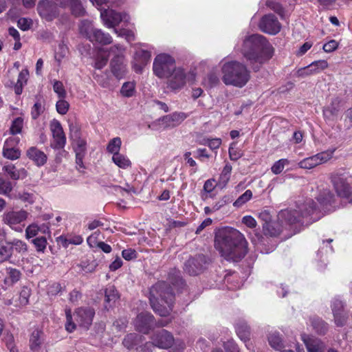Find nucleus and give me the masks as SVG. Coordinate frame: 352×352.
<instances>
[{
  "label": "nucleus",
  "mask_w": 352,
  "mask_h": 352,
  "mask_svg": "<svg viewBox=\"0 0 352 352\" xmlns=\"http://www.w3.org/2000/svg\"><path fill=\"white\" fill-rule=\"evenodd\" d=\"M73 146L76 155H85L87 150V142L80 138H76L73 141Z\"/></svg>",
  "instance_id": "nucleus-42"
},
{
  "label": "nucleus",
  "mask_w": 352,
  "mask_h": 352,
  "mask_svg": "<svg viewBox=\"0 0 352 352\" xmlns=\"http://www.w3.org/2000/svg\"><path fill=\"white\" fill-rule=\"evenodd\" d=\"M114 32L120 37H124L128 42H131L135 40V33L132 30L126 29H115Z\"/></svg>",
  "instance_id": "nucleus-54"
},
{
  "label": "nucleus",
  "mask_w": 352,
  "mask_h": 352,
  "mask_svg": "<svg viewBox=\"0 0 352 352\" xmlns=\"http://www.w3.org/2000/svg\"><path fill=\"white\" fill-rule=\"evenodd\" d=\"M134 325L137 331L147 334L154 325V318L148 312H142L137 316Z\"/></svg>",
  "instance_id": "nucleus-19"
},
{
  "label": "nucleus",
  "mask_w": 352,
  "mask_h": 352,
  "mask_svg": "<svg viewBox=\"0 0 352 352\" xmlns=\"http://www.w3.org/2000/svg\"><path fill=\"white\" fill-rule=\"evenodd\" d=\"M231 201L232 199L229 195H224L213 204V210L218 211Z\"/></svg>",
  "instance_id": "nucleus-60"
},
{
  "label": "nucleus",
  "mask_w": 352,
  "mask_h": 352,
  "mask_svg": "<svg viewBox=\"0 0 352 352\" xmlns=\"http://www.w3.org/2000/svg\"><path fill=\"white\" fill-rule=\"evenodd\" d=\"M96 30L89 21H82L79 26V32L81 35L90 41L92 38V33Z\"/></svg>",
  "instance_id": "nucleus-34"
},
{
  "label": "nucleus",
  "mask_w": 352,
  "mask_h": 352,
  "mask_svg": "<svg viewBox=\"0 0 352 352\" xmlns=\"http://www.w3.org/2000/svg\"><path fill=\"white\" fill-rule=\"evenodd\" d=\"M32 243L34 245L36 251L43 252L47 246V239L45 236H40L34 239L32 241Z\"/></svg>",
  "instance_id": "nucleus-56"
},
{
  "label": "nucleus",
  "mask_w": 352,
  "mask_h": 352,
  "mask_svg": "<svg viewBox=\"0 0 352 352\" xmlns=\"http://www.w3.org/2000/svg\"><path fill=\"white\" fill-rule=\"evenodd\" d=\"M90 41H96L102 45H108L112 43L113 38L108 33L103 32L100 29H96L92 33V38Z\"/></svg>",
  "instance_id": "nucleus-28"
},
{
  "label": "nucleus",
  "mask_w": 352,
  "mask_h": 352,
  "mask_svg": "<svg viewBox=\"0 0 352 352\" xmlns=\"http://www.w3.org/2000/svg\"><path fill=\"white\" fill-rule=\"evenodd\" d=\"M236 332L239 338L246 342L250 338V329L247 324L244 322H239L236 325Z\"/></svg>",
  "instance_id": "nucleus-36"
},
{
  "label": "nucleus",
  "mask_w": 352,
  "mask_h": 352,
  "mask_svg": "<svg viewBox=\"0 0 352 352\" xmlns=\"http://www.w3.org/2000/svg\"><path fill=\"white\" fill-rule=\"evenodd\" d=\"M240 51L254 69H258L261 65L269 60L273 55V47L266 38L260 34L247 36L235 46Z\"/></svg>",
  "instance_id": "nucleus-3"
},
{
  "label": "nucleus",
  "mask_w": 352,
  "mask_h": 352,
  "mask_svg": "<svg viewBox=\"0 0 352 352\" xmlns=\"http://www.w3.org/2000/svg\"><path fill=\"white\" fill-rule=\"evenodd\" d=\"M12 255V245L10 241L1 240L0 241V263L8 260Z\"/></svg>",
  "instance_id": "nucleus-32"
},
{
  "label": "nucleus",
  "mask_w": 352,
  "mask_h": 352,
  "mask_svg": "<svg viewBox=\"0 0 352 352\" xmlns=\"http://www.w3.org/2000/svg\"><path fill=\"white\" fill-rule=\"evenodd\" d=\"M307 198L296 202L295 208L290 207L281 210L277 216L278 221L287 228L297 222H300L303 218L310 217L314 221L319 219L324 213L331 210L334 203V196L329 189H323L316 197Z\"/></svg>",
  "instance_id": "nucleus-1"
},
{
  "label": "nucleus",
  "mask_w": 352,
  "mask_h": 352,
  "mask_svg": "<svg viewBox=\"0 0 352 352\" xmlns=\"http://www.w3.org/2000/svg\"><path fill=\"white\" fill-rule=\"evenodd\" d=\"M167 79V87L173 91H179L185 87L187 82L195 80V75L187 72L182 67H176Z\"/></svg>",
  "instance_id": "nucleus-7"
},
{
  "label": "nucleus",
  "mask_w": 352,
  "mask_h": 352,
  "mask_svg": "<svg viewBox=\"0 0 352 352\" xmlns=\"http://www.w3.org/2000/svg\"><path fill=\"white\" fill-rule=\"evenodd\" d=\"M214 248L226 260L236 262L246 255L248 242L236 229L224 227L215 233Z\"/></svg>",
  "instance_id": "nucleus-2"
},
{
  "label": "nucleus",
  "mask_w": 352,
  "mask_h": 352,
  "mask_svg": "<svg viewBox=\"0 0 352 352\" xmlns=\"http://www.w3.org/2000/svg\"><path fill=\"white\" fill-rule=\"evenodd\" d=\"M37 10L40 16L47 21H52L58 14L56 4L52 1L43 0L38 3Z\"/></svg>",
  "instance_id": "nucleus-14"
},
{
  "label": "nucleus",
  "mask_w": 352,
  "mask_h": 352,
  "mask_svg": "<svg viewBox=\"0 0 352 352\" xmlns=\"http://www.w3.org/2000/svg\"><path fill=\"white\" fill-rule=\"evenodd\" d=\"M38 232V225L36 223H32L29 225L25 229V236L28 239H29L36 236Z\"/></svg>",
  "instance_id": "nucleus-59"
},
{
  "label": "nucleus",
  "mask_w": 352,
  "mask_h": 352,
  "mask_svg": "<svg viewBox=\"0 0 352 352\" xmlns=\"http://www.w3.org/2000/svg\"><path fill=\"white\" fill-rule=\"evenodd\" d=\"M30 294V289L26 287L22 288L19 295V301L21 305H25L28 303Z\"/></svg>",
  "instance_id": "nucleus-63"
},
{
  "label": "nucleus",
  "mask_w": 352,
  "mask_h": 352,
  "mask_svg": "<svg viewBox=\"0 0 352 352\" xmlns=\"http://www.w3.org/2000/svg\"><path fill=\"white\" fill-rule=\"evenodd\" d=\"M50 127L53 136L52 146L57 149L64 148L66 144V137L60 122L53 120L50 122Z\"/></svg>",
  "instance_id": "nucleus-17"
},
{
  "label": "nucleus",
  "mask_w": 352,
  "mask_h": 352,
  "mask_svg": "<svg viewBox=\"0 0 352 352\" xmlns=\"http://www.w3.org/2000/svg\"><path fill=\"white\" fill-rule=\"evenodd\" d=\"M232 166L230 164H226L219 177V184L222 187H225L228 183L232 172Z\"/></svg>",
  "instance_id": "nucleus-45"
},
{
  "label": "nucleus",
  "mask_w": 352,
  "mask_h": 352,
  "mask_svg": "<svg viewBox=\"0 0 352 352\" xmlns=\"http://www.w3.org/2000/svg\"><path fill=\"white\" fill-rule=\"evenodd\" d=\"M12 184L10 181L0 178V194L8 195L12 190Z\"/></svg>",
  "instance_id": "nucleus-64"
},
{
  "label": "nucleus",
  "mask_w": 352,
  "mask_h": 352,
  "mask_svg": "<svg viewBox=\"0 0 352 352\" xmlns=\"http://www.w3.org/2000/svg\"><path fill=\"white\" fill-rule=\"evenodd\" d=\"M259 28L265 33L275 35L280 31L281 25L277 18L270 14L262 17L259 23Z\"/></svg>",
  "instance_id": "nucleus-15"
},
{
  "label": "nucleus",
  "mask_w": 352,
  "mask_h": 352,
  "mask_svg": "<svg viewBox=\"0 0 352 352\" xmlns=\"http://www.w3.org/2000/svg\"><path fill=\"white\" fill-rule=\"evenodd\" d=\"M27 156L38 166L43 165L47 161L46 155L36 147H31L27 151Z\"/></svg>",
  "instance_id": "nucleus-24"
},
{
  "label": "nucleus",
  "mask_w": 352,
  "mask_h": 352,
  "mask_svg": "<svg viewBox=\"0 0 352 352\" xmlns=\"http://www.w3.org/2000/svg\"><path fill=\"white\" fill-rule=\"evenodd\" d=\"M69 107V104L68 102H67L65 98H60L59 100L56 102V111L58 113L61 115H65L67 113Z\"/></svg>",
  "instance_id": "nucleus-57"
},
{
  "label": "nucleus",
  "mask_w": 352,
  "mask_h": 352,
  "mask_svg": "<svg viewBox=\"0 0 352 352\" xmlns=\"http://www.w3.org/2000/svg\"><path fill=\"white\" fill-rule=\"evenodd\" d=\"M150 302L153 311L161 316H167L173 310V289L164 281L158 282L150 289Z\"/></svg>",
  "instance_id": "nucleus-5"
},
{
  "label": "nucleus",
  "mask_w": 352,
  "mask_h": 352,
  "mask_svg": "<svg viewBox=\"0 0 352 352\" xmlns=\"http://www.w3.org/2000/svg\"><path fill=\"white\" fill-rule=\"evenodd\" d=\"M219 65L221 80L226 85L242 88L250 79V72L243 63L223 58Z\"/></svg>",
  "instance_id": "nucleus-4"
},
{
  "label": "nucleus",
  "mask_w": 352,
  "mask_h": 352,
  "mask_svg": "<svg viewBox=\"0 0 352 352\" xmlns=\"http://www.w3.org/2000/svg\"><path fill=\"white\" fill-rule=\"evenodd\" d=\"M135 83L133 81L124 82L120 89V94L123 97L131 98L135 95Z\"/></svg>",
  "instance_id": "nucleus-39"
},
{
  "label": "nucleus",
  "mask_w": 352,
  "mask_h": 352,
  "mask_svg": "<svg viewBox=\"0 0 352 352\" xmlns=\"http://www.w3.org/2000/svg\"><path fill=\"white\" fill-rule=\"evenodd\" d=\"M10 243L12 245V250L14 249L19 254H23L28 251V245L21 240L14 239Z\"/></svg>",
  "instance_id": "nucleus-50"
},
{
  "label": "nucleus",
  "mask_w": 352,
  "mask_h": 352,
  "mask_svg": "<svg viewBox=\"0 0 352 352\" xmlns=\"http://www.w3.org/2000/svg\"><path fill=\"white\" fill-rule=\"evenodd\" d=\"M105 302L107 304L105 305L106 308L107 306L111 307L116 300L119 298V294L116 289L114 286H109L105 289Z\"/></svg>",
  "instance_id": "nucleus-33"
},
{
  "label": "nucleus",
  "mask_w": 352,
  "mask_h": 352,
  "mask_svg": "<svg viewBox=\"0 0 352 352\" xmlns=\"http://www.w3.org/2000/svg\"><path fill=\"white\" fill-rule=\"evenodd\" d=\"M340 111V106L338 102H333L330 105L327 107L324 111V116L329 120H333Z\"/></svg>",
  "instance_id": "nucleus-38"
},
{
  "label": "nucleus",
  "mask_w": 352,
  "mask_h": 352,
  "mask_svg": "<svg viewBox=\"0 0 352 352\" xmlns=\"http://www.w3.org/2000/svg\"><path fill=\"white\" fill-rule=\"evenodd\" d=\"M3 169L13 179H19L21 177H25V170L23 168L17 170L13 164L5 165Z\"/></svg>",
  "instance_id": "nucleus-35"
},
{
  "label": "nucleus",
  "mask_w": 352,
  "mask_h": 352,
  "mask_svg": "<svg viewBox=\"0 0 352 352\" xmlns=\"http://www.w3.org/2000/svg\"><path fill=\"white\" fill-rule=\"evenodd\" d=\"M175 58L168 54L162 53L157 54L153 60V74L160 79H165L171 74L176 67Z\"/></svg>",
  "instance_id": "nucleus-6"
},
{
  "label": "nucleus",
  "mask_w": 352,
  "mask_h": 352,
  "mask_svg": "<svg viewBox=\"0 0 352 352\" xmlns=\"http://www.w3.org/2000/svg\"><path fill=\"white\" fill-rule=\"evenodd\" d=\"M41 336L42 331L38 329L32 332L30 338V348L32 352H38L43 342Z\"/></svg>",
  "instance_id": "nucleus-29"
},
{
  "label": "nucleus",
  "mask_w": 352,
  "mask_h": 352,
  "mask_svg": "<svg viewBox=\"0 0 352 352\" xmlns=\"http://www.w3.org/2000/svg\"><path fill=\"white\" fill-rule=\"evenodd\" d=\"M153 346L160 349H168L173 346L175 339L171 333L166 329L156 331L151 336Z\"/></svg>",
  "instance_id": "nucleus-13"
},
{
  "label": "nucleus",
  "mask_w": 352,
  "mask_h": 352,
  "mask_svg": "<svg viewBox=\"0 0 352 352\" xmlns=\"http://www.w3.org/2000/svg\"><path fill=\"white\" fill-rule=\"evenodd\" d=\"M65 312L66 316L65 329L68 332H72L76 329V324L73 321L71 309L66 308Z\"/></svg>",
  "instance_id": "nucleus-52"
},
{
  "label": "nucleus",
  "mask_w": 352,
  "mask_h": 352,
  "mask_svg": "<svg viewBox=\"0 0 352 352\" xmlns=\"http://www.w3.org/2000/svg\"><path fill=\"white\" fill-rule=\"evenodd\" d=\"M331 310L336 324L343 327L348 319V314L344 310L343 302L338 298H335L331 302Z\"/></svg>",
  "instance_id": "nucleus-18"
},
{
  "label": "nucleus",
  "mask_w": 352,
  "mask_h": 352,
  "mask_svg": "<svg viewBox=\"0 0 352 352\" xmlns=\"http://www.w3.org/2000/svg\"><path fill=\"white\" fill-rule=\"evenodd\" d=\"M140 338L135 333H130L125 336L122 343L126 348L130 349L138 344V339Z\"/></svg>",
  "instance_id": "nucleus-48"
},
{
  "label": "nucleus",
  "mask_w": 352,
  "mask_h": 352,
  "mask_svg": "<svg viewBox=\"0 0 352 352\" xmlns=\"http://www.w3.org/2000/svg\"><path fill=\"white\" fill-rule=\"evenodd\" d=\"M102 52L103 49H101L96 58L94 67L97 69H102L107 65L108 61V56L104 55Z\"/></svg>",
  "instance_id": "nucleus-49"
},
{
  "label": "nucleus",
  "mask_w": 352,
  "mask_h": 352,
  "mask_svg": "<svg viewBox=\"0 0 352 352\" xmlns=\"http://www.w3.org/2000/svg\"><path fill=\"white\" fill-rule=\"evenodd\" d=\"M95 310L91 307H79L74 313L75 321L78 325L85 329H88L92 324Z\"/></svg>",
  "instance_id": "nucleus-12"
},
{
  "label": "nucleus",
  "mask_w": 352,
  "mask_h": 352,
  "mask_svg": "<svg viewBox=\"0 0 352 352\" xmlns=\"http://www.w3.org/2000/svg\"><path fill=\"white\" fill-rule=\"evenodd\" d=\"M53 89L58 95L59 98H65L66 97V91L64 88L63 84L58 80H54L53 84Z\"/></svg>",
  "instance_id": "nucleus-58"
},
{
  "label": "nucleus",
  "mask_w": 352,
  "mask_h": 352,
  "mask_svg": "<svg viewBox=\"0 0 352 352\" xmlns=\"http://www.w3.org/2000/svg\"><path fill=\"white\" fill-rule=\"evenodd\" d=\"M59 240L63 243V246L67 247L69 244L80 245L83 239L80 235H74L69 237L60 236Z\"/></svg>",
  "instance_id": "nucleus-47"
},
{
  "label": "nucleus",
  "mask_w": 352,
  "mask_h": 352,
  "mask_svg": "<svg viewBox=\"0 0 352 352\" xmlns=\"http://www.w3.org/2000/svg\"><path fill=\"white\" fill-rule=\"evenodd\" d=\"M350 179L351 177L344 173L335 172L331 174V179L338 196L346 199L352 197L351 188L349 184Z\"/></svg>",
  "instance_id": "nucleus-8"
},
{
  "label": "nucleus",
  "mask_w": 352,
  "mask_h": 352,
  "mask_svg": "<svg viewBox=\"0 0 352 352\" xmlns=\"http://www.w3.org/2000/svg\"><path fill=\"white\" fill-rule=\"evenodd\" d=\"M44 107L41 101L38 100L34 104L32 111L31 115L33 119H36L38 116L43 112Z\"/></svg>",
  "instance_id": "nucleus-62"
},
{
  "label": "nucleus",
  "mask_w": 352,
  "mask_h": 352,
  "mask_svg": "<svg viewBox=\"0 0 352 352\" xmlns=\"http://www.w3.org/2000/svg\"><path fill=\"white\" fill-rule=\"evenodd\" d=\"M110 68L111 73L116 78H123L128 72L125 58H113L110 62Z\"/></svg>",
  "instance_id": "nucleus-22"
},
{
  "label": "nucleus",
  "mask_w": 352,
  "mask_h": 352,
  "mask_svg": "<svg viewBox=\"0 0 352 352\" xmlns=\"http://www.w3.org/2000/svg\"><path fill=\"white\" fill-rule=\"evenodd\" d=\"M92 4L96 7L100 11L102 10L100 7H101L102 5L105 4L107 5L108 7L109 6H119L121 4H122L124 1V0H89Z\"/></svg>",
  "instance_id": "nucleus-46"
},
{
  "label": "nucleus",
  "mask_w": 352,
  "mask_h": 352,
  "mask_svg": "<svg viewBox=\"0 0 352 352\" xmlns=\"http://www.w3.org/2000/svg\"><path fill=\"white\" fill-rule=\"evenodd\" d=\"M308 352H324V344L319 339L306 334L301 336Z\"/></svg>",
  "instance_id": "nucleus-23"
},
{
  "label": "nucleus",
  "mask_w": 352,
  "mask_h": 352,
  "mask_svg": "<svg viewBox=\"0 0 352 352\" xmlns=\"http://www.w3.org/2000/svg\"><path fill=\"white\" fill-rule=\"evenodd\" d=\"M3 155L4 157L14 160L19 159L21 156V151L17 148L7 147L3 146Z\"/></svg>",
  "instance_id": "nucleus-43"
},
{
  "label": "nucleus",
  "mask_w": 352,
  "mask_h": 352,
  "mask_svg": "<svg viewBox=\"0 0 352 352\" xmlns=\"http://www.w3.org/2000/svg\"><path fill=\"white\" fill-rule=\"evenodd\" d=\"M121 145V139L119 137L114 138L109 142L107 146V151L111 154L112 156L113 155H116L117 153H120Z\"/></svg>",
  "instance_id": "nucleus-37"
},
{
  "label": "nucleus",
  "mask_w": 352,
  "mask_h": 352,
  "mask_svg": "<svg viewBox=\"0 0 352 352\" xmlns=\"http://www.w3.org/2000/svg\"><path fill=\"white\" fill-rule=\"evenodd\" d=\"M152 130L162 131L167 128L175 127L171 120L170 116H165L148 125Z\"/></svg>",
  "instance_id": "nucleus-26"
},
{
  "label": "nucleus",
  "mask_w": 352,
  "mask_h": 352,
  "mask_svg": "<svg viewBox=\"0 0 352 352\" xmlns=\"http://www.w3.org/2000/svg\"><path fill=\"white\" fill-rule=\"evenodd\" d=\"M289 164L287 159H280L276 161L272 166L271 170L273 173L278 175L284 169L285 166Z\"/></svg>",
  "instance_id": "nucleus-55"
},
{
  "label": "nucleus",
  "mask_w": 352,
  "mask_h": 352,
  "mask_svg": "<svg viewBox=\"0 0 352 352\" xmlns=\"http://www.w3.org/2000/svg\"><path fill=\"white\" fill-rule=\"evenodd\" d=\"M252 197V192L250 190H247L241 195L234 203L233 206L239 208L248 202Z\"/></svg>",
  "instance_id": "nucleus-53"
},
{
  "label": "nucleus",
  "mask_w": 352,
  "mask_h": 352,
  "mask_svg": "<svg viewBox=\"0 0 352 352\" xmlns=\"http://www.w3.org/2000/svg\"><path fill=\"white\" fill-rule=\"evenodd\" d=\"M206 258L203 255H199L195 258L188 259L184 265V270L190 275H197L204 269Z\"/></svg>",
  "instance_id": "nucleus-21"
},
{
  "label": "nucleus",
  "mask_w": 352,
  "mask_h": 352,
  "mask_svg": "<svg viewBox=\"0 0 352 352\" xmlns=\"http://www.w3.org/2000/svg\"><path fill=\"white\" fill-rule=\"evenodd\" d=\"M6 270V276L4 278L3 283L6 289L8 287L12 286L20 280L21 273L19 270L12 267H8Z\"/></svg>",
  "instance_id": "nucleus-25"
},
{
  "label": "nucleus",
  "mask_w": 352,
  "mask_h": 352,
  "mask_svg": "<svg viewBox=\"0 0 352 352\" xmlns=\"http://www.w3.org/2000/svg\"><path fill=\"white\" fill-rule=\"evenodd\" d=\"M268 341L270 346L276 350H280L283 347V340L278 332H272L269 335Z\"/></svg>",
  "instance_id": "nucleus-41"
},
{
  "label": "nucleus",
  "mask_w": 352,
  "mask_h": 352,
  "mask_svg": "<svg viewBox=\"0 0 352 352\" xmlns=\"http://www.w3.org/2000/svg\"><path fill=\"white\" fill-rule=\"evenodd\" d=\"M263 231L266 234L277 236L281 233L284 228H286L278 219L277 221H270L266 225H263Z\"/></svg>",
  "instance_id": "nucleus-27"
},
{
  "label": "nucleus",
  "mask_w": 352,
  "mask_h": 352,
  "mask_svg": "<svg viewBox=\"0 0 352 352\" xmlns=\"http://www.w3.org/2000/svg\"><path fill=\"white\" fill-rule=\"evenodd\" d=\"M23 127V119L21 117L15 118L11 123L10 133L12 135L20 134Z\"/></svg>",
  "instance_id": "nucleus-44"
},
{
  "label": "nucleus",
  "mask_w": 352,
  "mask_h": 352,
  "mask_svg": "<svg viewBox=\"0 0 352 352\" xmlns=\"http://www.w3.org/2000/svg\"><path fill=\"white\" fill-rule=\"evenodd\" d=\"M112 162L120 168L128 169L131 167L132 163L129 158L124 154L117 153L111 157Z\"/></svg>",
  "instance_id": "nucleus-31"
},
{
  "label": "nucleus",
  "mask_w": 352,
  "mask_h": 352,
  "mask_svg": "<svg viewBox=\"0 0 352 352\" xmlns=\"http://www.w3.org/2000/svg\"><path fill=\"white\" fill-rule=\"evenodd\" d=\"M170 116L174 126L179 125L187 118L186 114L183 112H175Z\"/></svg>",
  "instance_id": "nucleus-61"
},
{
  "label": "nucleus",
  "mask_w": 352,
  "mask_h": 352,
  "mask_svg": "<svg viewBox=\"0 0 352 352\" xmlns=\"http://www.w3.org/2000/svg\"><path fill=\"white\" fill-rule=\"evenodd\" d=\"M335 149H329L306 157L298 163V166L302 169H312L332 158Z\"/></svg>",
  "instance_id": "nucleus-10"
},
{
  "label": "nucleus",
  "mask_w": 352,
  "mask_h": 352,
  "mask_svg": "<svg viewBox=\"0 0 352 352\" xmlns=\"http://www.w3.org/2000/svg\"><path fill=\"white\" fill-rule=\"evenodd\" d=\"M310 322L313 328L318 333H324L328 329L327 323L318 317L311 318Z\"/></svg>",
  "instance_id": "nucleus-40"
},
{
  "label": "nucleus",
  "mask_w": 352,
  "mask_h": 352,
  "mask_svg": "<svg viewBox=\"0 0 352 352\" xmlns=\"http://www.w3.org/2000/svg\"><path fill=\"white\" fill-rule=\"evenodd\" d=\"M28 216V212L23 210H12L4 213L3 220L12 229L21 232L23 227L21 223L26 220Z\"/></svg>",
  "instance_id": "nucleus-11"
},
{
  "label": "nucleus",
  "mask_w": 352,
  "mask_h": 352,
  "mask_svg": "<svg viewBox=\"0 0 352 352\" xmlns=\"http://www.w3.org/2000/svg\"><path fill=\"white\" fill-rule=\"evenodd\" d=\"M125 51L126 48L120 44H116L109 49V52L113 55V58H125Z\"/></svg>",
  "instance_id": "nucleus-51"
},
{
  "label": "nucleus",
  "mask_w": 352,
  "mask_h": 352,
  "mask_svg": "<svg viewBox=\"0 0 352 352\" xmlns=\"http://www.w3.org/2000/svg\"><path fill=\"white\" fill-rule=\"evenodd\" d=\"M59 1V0H56ZM69 1V6L72 12L76 16H82L85 14V10L79 0H60L61 7L66 6V2Z\"/></svg>",
  "instance_id": "nucleus-30"
},
{
  "label": "nucleus",
  "mask_w": 352,
  "mask_h": 352,
  "mask_svg": "<svg viewBox=\"0 0 352 352\" xmlns=\"http://www.w3.org/2000/svg\"><path fill=\"white\" fill-rule=\"evenodd\" d=\"M328 67L329 64L326 60H316L306 67L298 69L296 71V76L298 77L305 78L309 76L318 74L327 69Z\"/></svg>",
  "instance_id": "nucleus-16"
},
{
  "label": "nucleus",
  "mask_w": 352,
  "mask_h": 352,
  "mask_svg": "<svg viewBox=\"0 0 352 352\" xmlns=\"http://www.w3.org/2000/svg\"><path fill=\"white\" fill-rule=\"evenodd\" d=\"M151 56V54L148 50L138 49L135 52L132 62V67L134 71L138 74L142 73L144 67L149 63Z\"/></svg>",
  "instance_id": "nucleus-20"
},
{
  "label": "nucleus",
  "mask_w": 352,
  "mask_h": 352,
  "mask_svg": "<svg viewBox=\"0 0 352 352\" xmlns=\"http://www.w3.org/2000/svg\"><path fill=\"white\" fill-rule=\"evenodd\" d=\"M100 17L104 26L107 28L116 29L121 22L127 23L130 16L125 12H118L112 9H107L100 11Z\"/></svg>",
  "instance_id": "nucleus-9"
}]
</instances>
